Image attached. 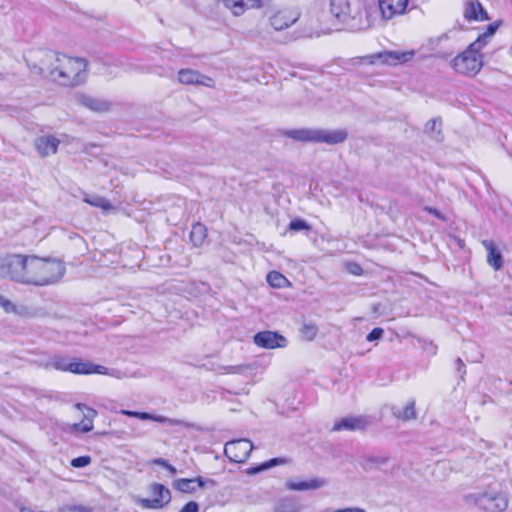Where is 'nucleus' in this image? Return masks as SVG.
Segmentation results:
<instances>
[{
    "label": "nucleus",
    "mask_w": 512,
    "mask_h": 512,
    "mask_svg": "<svg viewBox=\"0 0 512 512\" xmlns=\"http://www.w3.org/2000/svg\"><path fill=\"white\" fill-rule=\"evenodd\" d=\"M85 202L89 203L94 207L102 208L103 210H110L112 208V204L104 197L101 196H91L85 198Z\"/></svg>",
    "instance_id": "obj_33"
},
{
    "label": "nucleus",
    "mask_w": 512,
    "mask_h": 512,
    "mask_svg": "<svg viewBox=\"0 0 512 512\" xmlns=\"http://www.w3.org/2000/svg\"><path fill=\"white\" fill-rule=\"evenodd\" d=\"M415 55L413 50L401 52V51H384L369 56L370 63L380 61L382 64L397 65L399 63H405L410 61Z\"/></svg>",
    "instance_id": "obj_11"
},
{
    "label": "nucleus",
    "mask_w": 512,
    "mask_h": 512,
    "mask_svg": "<svg viewBox=\"0 0 512 512\" xmlns=\"http://www.w3.org/2000/svg\"><path fill=\"white\" fill-rule=\"evenodd\" d=\"M6 79H7V75L5 73H3L2 71H0V82L5 81Z\"/></svg>",
    "instance_id": "obj_50"
},
{
    "label": "nucleus",
    "mask_w": 512,
    "mask_h": 512,
    "mask_svg": "<svg viewBox=\"0 0 512 512\" xmlns=\"http://www.w3.org/2000/svg\"><path fill=\"white\" fill-rule=\"evenodd\" d=\"M106 368L100 365H94L88 361L78 360L76 358L70 359L69 371L75 374H103Z\"/></svg>",
    "instance_id": "obj_16"
},
{
    "label": "nucleus",
    "mask_w": 512,
    "mask_h": 512,
    "mask_svg": "<svg viewBox=\"0 0 512 512\" xmlns=\"http://www.w3.org/2000/svg\"><path fill=\"white\" fill-rule=\"evenodd\" d=\"M178 80L185 85H201L205 87H214V80L193 69H181L178 72Z\"/></svg>",
    "instance_id": "obj_14"
},
{
    "label": "nucleus",
    "mask_w": 512,
    "mask_h": 512,
    "mask_svg": "<svg viewBox=\"0 0 512 512\" xmlns=\"http://www.w3.org/2000/svg\"><path fill=\"white\" fill-rule=\"evenodd\" d=\"M361 271H362L361 267L357 264H354L353 269H351V272L354 274H360Z\"/></svg>",
    "instance_id": "obj_48"
},
{
    "label": "nucleus",
    "mask_w": 512,
    "mask_h": 512,
    "mask_svg": "<svg viewBox=\"0 0 512 512\" xmlns=\"http://www.w3.org/2000/svg\"><path fill=\"white\" fill-rule=\"evenodd\" d=\"M451 56V53L448 52H439L435 54V57L438 59L446 60Z\"/></svg>",
    "instance_id": "obj_46"
},
{
    "label": "nucleus",
    "mask_w": 512,
    "mask_h": 512,
    "mask_svg": "<svg viewBox=\"0 0 512 512\" xmlns=\"http://www.w3.org/2000/svg\"><path fill=\"white\" fill-rule=\"evenodd\" d=\"M122 413L130 416V417H136L142 420H148L152 418V415L146 412H136V411H129V410H122Z\"/></svg>",
    "instance_id": "obj_38"
},
{
    "label": "nucleus",
    "mask_w": 512,
    "mask_h": 512,
    "mask_svg": "<svg viewBox=\"0 0 512 512\" xmlns=\"http://www.w3.org/2000/svg\"><path fill=\"white\" fill-rule=\"evenodd\" d=\"M457 365H458V369H459V370H460V368H461L462 366H464V363H463V361H462L460 358H458V359H457Z\"/></svg>",
    "instance_id": "obj_51"
},
{
    "label": "nucleus",
    "mask_w": 512,
    "mask_h": 512,
    "mask_svg": "<svg viewBox=\"0 0 512 512\" xmlns=\"http://www.w3.org/2000/svg\"><path fill=\"white\" fill-rule=\"evenodd\" d=\"M369 461L379 464V465H384L388 462V458L385 456H380V457L370 458Z\"/></svg>",
    "instance_id": "obj_43"
},
{
    "label": "nucleus",
    "mask_w": 512,
    "mask_h": 512,
    "mask_svg": "<svg viewBox=\"0 0 512 512\" xmlns=\"http://www.w3.org/2000/svg\"><path fill=\"white\" fill-rule=\"evenodd\" d=\"M336 512H366V511L361 508H346V509L337 510Z\"/></svg>",
    "instance_id": "obj_47"
},
{
    "label": "nucleus",
    "mask_w": 512,
    "mask_h": 512,
    "mask_svg": "<svg viewBox=\"0 0 512 512\" xmlns=\"http://www.w3.org/2000/svg\"><path fill=\"white\" fill-rule=\"evenodd\" d=\"M150 420H153V421H156V422H159V423H167L168 422V417L152 415V418Z\"/></svg>",
    "instance_id": "obj_45"
},
{
    "label": "nucleus",
    "mask_w": 512,
    "mask_h": 512,
    "mask_svg": "<svg viewBox=\"0 0 512 512\" xmlns=\"http://www.w3.org/2000/svg\"><path fill=\"white\" fill-rule=\"evenodd\" d=\"M25 254L6 253L0 255V278L22 284Z\"/></svg>",
    "instance_id": "obj_7"
},
{
    "label": "nucleus",
    "mask_w": 512,
    "mask_h": 512,
    "mask_svg": "<svg viewBox=\"0 0 512 512\" xmlns=\"http://www.w3.org/2000/svg\"><path fill=\"white\" fill-rule=\"evenodd\" d=\"M393 415L400 420L408 421L416 418L415 401H409L403 409L393 412Z\"/></svg>",
    "instance_id": "obj_27"
},
{
    "label": "nucleus",
    "mask_w": 512,
    "mask_h": 512,
    "mask_svg": "<svg viewBox=\"0 0 512 512\" xmlns=\"http://www.w3.org/2000/svg\"><path fill=\"white\" fill-rule=\"evenodd\" d=\"M40 64L29 65L39 74L47 72L54 81L63 86H77L86 79L87 61L83 58H72L60 55L51 50L41 51Z\"/></svg>",
    "instance_id": "obj_1"
},
{
    "label": "nucleus",
    "mask_w": 512,
    "mask_h": 512,
    "mask_svg": "<svg viewBox=\"0 0 512 512\" xmlns=\"http://www.w3.org/2000/svg\"><path fill=\"white\" fill-rule=\"evenodd\" d=\"M310 229H311V227L307 223V221L300 219V218L293 219L289 223V226H288V230L295 231V232L302 231V230L309 231Z\"/></svg>",
    "instance_id": "obj_35"
},
{
    "label": "nucleus",
    "mask_w": 512,
    "mask_h": 512,
    "mask_svg": "<svg viewBox=\"0 0 512 512\" xmlns=\"http://www.w3.org/2000/svg\"><path fill=\"white\" fill-rule=\"evenodd\" d=\"M464 17L469 21H483L489 19L487 12L478 1H472L467 4Z\"/></svg>",
    "instance_id": "obj_21"
},
{
    "label": "nucleus",
    "mask_w": 512,
    "mask_h": 512,
    "mask_svg": "<svg viewBox=\"0 0 512 512\" xmlns=\"http://www.w3.org/2000/svg\"><path fill=\"white\" fill-rule=\"evenodd\" d=\"M253 449V444L247 439H238L227 442L225 444V455L235 463H242L247 460L250 452Z\"/></svg>",
    "instance_id": "obj_9"
},
{
    "label": "nucleus",
    "mask_w": 512,
    "mask_h": 512,
    "mask_svg": "<svg viewBox=\"0 0 512 512\" xmlns=\"http://www.w3.org/2000/svg\"><path fill=\"white\" fill-rule=\"evenodd\" d=\"M324 485L325 480L322 478H310L303 481L289 480L286 483V487L288 489L295 491L316 490L323 487Z\"/></svg>",
    "instance_id": "obj_20"
},
{
    "label": "nucleus",
    "mask_w": 512,
    "mask_h": 512,
    "mask_svg": "<svg viewBox=\"0 0 512 512\" xmlns=\"http://www.w3.org/2000/svg\"><path fill=\"white\" fill-rule=\"evenodd\" d=\"M296 20L297 17L286 12H277L270 18V24L276 31H281L293 25Z\"/></svg>",
    "instance_id": "obj_22"
},
{
    "label": "nucleus",
    "mask_w": 512,
    "mask_h": 512,
    "mask_svg": "<svg viewBox=\"0 0 512 512\" xmlns=\"http://www.w3.org/2000/svg\"><path fill=\"white\" fill-rule=\"evenodd\" d=\"M166 469L171 473V474H176L177 470L174 466H172L170 463L168 464V466L166 467Z\"/></svg>",
    "instance_id": "obj_49"
},
{
    "label": "nucleus",
    "mask_w": 512,
    "mask_h": 512,
    "mask_svg": "<svg viewBox=\"0 0 512 512\" xmlns=\"http://www.w3.org/2000/svg\"><path fill=\"white\" fill-rule=\"evenodd\" d=\"M425 132L430 134L436 140L441 139V121L439 119H431L425 125Z\"/></svg>",
    "instance_id": "obj_30"
},
{
    "label": "nucleus",
    "mask_w": 512,
    "mask_h": 512,
    "mask_svg": "<svg viewBox=\"0 0 512 512\" xmlns=\"http://www.w3.org/2000/svg\"><path fill=\"white\" fill-rule=\"evenodd\" d=\"M216 482L213 479L196 478H180L173 482V487L182 493H194L198 488L215 487Z\"/></svg>",
    "instance_id": "obj_12"
},
{
    "label": "nucleus",
    "mask_w": 512,
    "mask_h": 512,
    "mask_svg": "<svg viewBox=\"0 0 512 512\" xmlns=\"http://www.w3.org/2000/svg\"><path fill=\"white\" fill-rule=\"evenodd\" d=\"M330 12L350 32L368 30L373 25L371 8L362 0H330Z\"/></svg>",
    "instance_id": "obj_3"
},
{
    "label": "nucleus",
    "mask_w": 512,
    "mask_h": 512,
    "mask_svg": "<svg viewBox=\"0 0 512 512\" xmlns=\"http://www.w3.org/2000/svg\"><path fill=\"white\" fill-rule=\"evenodd\" d=\"M207 237V229L201 223H196L192 226L190 232V240L195 247L201 246Z\"/></svg>",
    "instance_id": "obj_25"
},
{
    "label": "nucleus",
    "mask_w": 512,
    "mask_h": 512,
    "mask_svg": "<svg viewBox=\"0 0 512 512\" xmlns=\"http://www.w3.org/2000/svg\"><path fill=\"white\" fill-rule=\"evenodd\" d=\"M384 334V330L382 328L376 327L374 328L366 337L367 341L372 342L380 339Z\"/></svg>",
    "instance_id": "obj_39"
},
{
    "label": "nucleus",
    "mask_w": 512,
    "mask_h": 512,
    "mask_svg": "<svg viewBox=\"0 0 512 512\" xmlns=\"http://www.w3.org/2000/svg\"><path fill=\"white\" fill-rule=\"evenodd\" d=\"M409 0H378V6L383 20L405 14Z\"/></svg>",
    "instance_id": "obj_13"
},
{
    "label": "nucleus",
    "mask_w": 512,
    "mask_h": 512,
    "mask_svg": "<svg viewBox=\"0 0 512 512\" xmlns=\"http://www.w3.org/2000/svg\"><path fill=\"white\" fill-rule=\"evenodd\" d=\"M225 371L227 373H231V374H243L245 373L247 370H251L252 369V366L250 364H239V365H230V366H226L224 367Z\"/></svg>",
    "instance_id": "obj_36"
},
{
    "label": "nucleus",
    "mask_w": 512,
    "mask_h": 512,
    "mask_svg": "<svg viewBox=\"0 0 512 512\" xmlns=\"http://www.w3.org/2000/svg\"><path fill=\"white\" fill-rule=\"evenodd\" d=\"M482 244L488 252L487 262L495 270H499L502 267V256L497 250L494 242L490 240H484Z\"/></svg>",
    "instance_id": "obj_23"
},
{
    "label": "nucleus",
    "mask_w": 512,
    "mask_h": 512,
    "mask_svg": "<svg viewBox=\"0 0 512 512\" xmlns=\"http://www.w3.org/2000/svg\"><path fill=\"white\" fill-rule=\"evenodd\" d=\"M298 510L296 502L289 498L280 500L275 507V512H298Z\"/></svg>",
    "instance_id": "obj_31"
},
{
    "label": "nucleus",
    "mask_w": 512,
    "mask_h": 512,
    "mask_svg": "<svg viewBox=\"0 0 512 512\" xmlns=\"http://www.w3.org/2000/svg\"><path fill=\"white\" fill-rule=\"evenodd\" d=\"M76 101L84 107L95 112H106L111 108L110 102L104 99L94 98L85 94L76 95Z\"/></svg>",
    "instance_id": "obj_17"
},
{
    "label": "nucleus",
    "mask_w": 512,
    "mask_h": 512,
    "mask_svg": "<svg viewBox=\"0 0 512 512\" xmlns=\"http://www.w3.org/2000/svg\"><path fill=\"white\" fill-rule=\"evenodd\" d=\"M70 359L71 357L68 356L53 355L49 358L45 367L66 372L69 371Z\"/></svg>",
    "instance_id": "obj_24"
},
{
    "label": "nucleus",
    "mask_w": 512,
    "mask_h": 512,
    "mask_svg": "<svg viewBox=\"0 0 512 512\" xmlns=\"http://www.w3.org/2000/svg\"><path fill=\"white\" fill-rule=\"evenodd\" d=\"M482 50V48L472 42L463 52L450 61L451 68L463 76H476L484 65Z\"/></svg>",
    "instance_id": "obj_6"
},
{
    "label": "nucleus",
    "mask_w": 512,
    "mask_h": 512,
    "mask_svg": "<svg viewBox=\"0 0 512 512\" xmlns=\"http://www.w3.org/2000/svg\"><path fill=\"white\" fill-rule=\"evenodd\" d=\"M92 459L89 455L73 458L71 460V466L74 468H83L91 463Z\"/></svg>",
    "instance_id": "obj_37"
},
{
    "label": "nucleus",
    "mask_w": 512,
    "mask_h": 512,
    "mask_svg": "<svg viewBox=\"0 0 512 512\" xmlns=\"http://www.w3.org/2000/svg\"><path fill=\"white\" fill-rule=\"evenodd\" d=\"M267 282L271 287L283 288L289 284L288 279L277 271H271L267 275Z\"/></svg>",
    "instance_id": "obj_28"
},
{
    "label": "nucleus",
    "mask_w": 512,
    "mask_h": 512,
    "mask_svg": "<svg viewBox=\"0 0 512 512\" xmlns=\"http://www.w3.org/2000/svg\"><path fill=\"white\" fill-rule=\"evenodd\" d=\"M449 38L448 33H442L441 35L429 38L424 47L428 51H435L442 42L449 40Z\"/></svg>",
    "instance_id": "obj_32"
},
{
    "label": "nucleus",
    "mask_w": 512,
    "mask_h": 512,
    "mask_svg": "<svg viewBox=\"0 0 512 512\" xmlns=\"http://www.w3.org/2000/svg\"><path fill=\"white\" fill-rule=\"evenodd\" d=\"M430 212H433L437 217H439V213L436 211V210H433V209H429Z\"/></svg>",
    "instance_id": "obj_53"
},
{
    "label": "nucleus",
    "mask_w": 512,
    "mask_h": 512,
    "mask_svg": "<svg viewBox=\"0 0 512 512\" xmlns=\"http://www.w3.org/2000/svg\"><path fill=\"white\" fill-rule=\"evenodd\" d=\"M167 423L169 425H180V426H184L186 428L193 427V425L191 423L185 422L183 420L172 419V418H168V422Z\"/></svg>",
    "instance_id": "obj_42"
},
{
    "label": "nucleus",
    "mask_w": 512,
    "mask_h": 512,
    "mask_svg": "<svg viewBox=\"0 0 512 512\" xmlns=\"http://www.w3.org/2000/svg\"><path fill=\"white\" fill-rule=\"evenodd\" d=\"M0 306L6 311V312H15L16 307L15 305L9 301L8 299L1 297L0 300Z\"/></svg>",
    "instance_id": "obj_40"
},
{
    "label": "nucleus",
    "mask_w": 512,
    "mask_h": 512,
    "mask_svg": "<svg viewBox=\"0 0 512 512\" xmlns=\"http://www.w3.org/2000/svg\"><path fill=\"white\" fill-rule=\"evenodd\" d=\"M199 505L195 501H190L186 503L179 512H198Z\"/></svg>",
    "instance_id": "obj_41"
},
{
    "label": "nucleus",
    "mask_w": 512,
    "mask_h": 512,
    "mask_svg": "<svg viewBox=\"0 0 512 512\" xmlns=\"http://www.w3.org/2000/svg\"><path fill=\"white\" fill-rule=\"evenodd\" d=\"M463 499L466 504L478 507L486 512H502L508 506L507 496L491 486L468 493L463 496Z\"/></svg>",
    "instance_id": "obj_5"
},
{
    "label": "nucleus",
    "mask_w": 512,
    "mask_h": 512,
    "mask_svg": "<svg viewBox=\"0 0 512 512\" xmlns=\"http://www.w3.org/2000/svg\"><path fill=\"white\" fill-rule=\"evenodd\" d=\"M75 407L83 413V419L74 425L75 429L83 433L90 432L93 429V419L96 417L97 411L82 403H77Z\"/></svg>",
    "instance_id": "obj_18"
},
{
    "label": "nucleus",
    "mask_w": 512,
    "mask_h": 512,
    "mask_svg": "<svg viewBox=\"0 0 512 512\" xmlns=\"http://www.w3.org/2000/svg\"><path fill=\"white\" fill-rule=\"evenodd\" d=\"M65 270L63 261L57 258L26 255L22 284L36 287L52 285L64 276Z\"/></svg>",
    "instance_id": "obj_2"
},
{
    "label": "nucleus",
    "mask_w": 512,
    "mask_h": 512,
    "mask_svg": "<svg viewBox=\"0 0 512 512\" xmlns=\"http://www.w3.org/2000/svg\"><path fill=\"white\" fill-rule=\"evenodd\" d=\"M21 512H34V511L31 509H28V508H22Z\"/></svg>",
    "instance_id": "obj_52"
},
{
    "label": "nucleus",
    "mask_w": 512,
    "mask_h": 512,
    "mask_svg": "<svg viewBox=\"0 0 512 512\" xmlns=\"http://www.w3.org/2000/svg\"><path fill=\"white\" fill-rule=\"evenodd\" d=\"M59 143L54 136H42L36 139L35 148L44 157L56 153Z\"/></svg>",
    "instance_id": "obj_19"
},
{
    "label": "nucleus",
    "mask_w": 512,
    "mask_h": 512,
    "mask_svg": "<svg viewBox=\"0 0 512 512\" xmlns=\"http://www.w3.org/2000/svg\"><path fill=\"white\" fill-rule=\"evenodd\" d=\"M498 28L499 24L497 22L489 24L486 28V31L480 34L473 43H475L476 46L484 49L491 41V38L496 33Z\"/></svg>",
    "instance_id": "obj_26"
},
{
    "label": "nucleus",
    "mask_w": 512,
    "mask_h": 512,
    "mask_svg": "<svg viewBox=\"0 0 512 512\" xmlns=\"http://www.w3.org/2000/svg\"><path fill=\"white\" fill-rule=\"evenodd\" d=\"M369 425V421L364 416L358 417H346L339 421H336L333 425V431H341V430H364Z\"/></svg>",
    "instance_id": "obj_15"
},
{
    "label": "nucleus",
    "mask_w": 512,
    "mask_h": 512,
    "mask_svg": "<svg viewBox=\"0 0 512 512\" xmlns=\"http://www.w3.org/2000/svg\"><path fill=\"white\" fill-rule=\"evenodd\" d=\"M153 463L156 465L162 466L164 468H166L169 464V462L163 458H157L153 461Z\"/></svg>",
    "instance_id": "obj_44"
},
{
    "label": "nucleus",
    "mask_w": 512,
    "mask_h": 512,
    "mask_svg": "<svg viewBox=\"0 0 512 512\" xmlns=\"http://www.w3.org/2000/svg\"><path fill=\"white\" fill-rule=\"evenodd\" d=\"M150 493L153 499L134 497V502L144 509H161L167 506L171 501V492L163 484L152 483L150 485Z\"/></svg>",
    "instance_id": "obj_8"
},
{
    "label": "nucleus",
    "mask_w": 512,
    "mask_h": 512,
    "mask_svg": "<svg viewBox=\"0 0 512 512\" xmlns=\"http://www.w3.org/2000/svg\"><path fill=\"white\" fill-rule=\"evenodd\" d=\"M300 331L305 340L312 341L317 336L318 327L312 322L304 323Z\"/></svg>",
    "instance_id": "obj_34"
},
{
    "label": "nucleus",
    "mask_w": 512,
    "mask_h": 512,
    "mask_svg": "<svg viewBox=\"0 0 512 512\" xmlns=\"http://www.w3.org/2000/svg\"><path fill=\"white\" fill-rule=\"evenodd\" d=\"M285 463H287V459H285V458H273V459H270L269 461L262 463L259 466L250 468L248 470V473H250V474L259 473V472L267 470L271 467H274L276 465L285 464Z\"/></svg>",
    "instance_id": "obj_29"
},
{
    "label": "nucleus",
    "mask_w": 512,
    "mask_h": 512,
    "mask_svg": "<svg viewBox=\"0 0 512 512\" xmlns=\"http://www.w3.org/2000/svg\"><path fill=\"white\" fill-rule=\"evenodd\" d=\"M254 343L261 348L275 349L283 348L287 345V339L275 331H261L254 335Z\"/></svg>",
    "instance_id": "obj_10"
},
{
    "label": "nucleus",
    "mask_w": 512,
    "mask_h": 512,
    "mask_svg": "<svg viewBox=\"0 0 512 512\" xmlns=\"http://www.w3.org/2000/svg\"><path fill=\"white\" fill-rule=\"evenodd\" d=\"M282 136L290 138L294 141L308 143H325L328 145H336L343 143L348 133L345 129H321V128H299L284 129L280 131Z\"/></svg>",
    "instance_id": "obj_4"
}]
</instances>
